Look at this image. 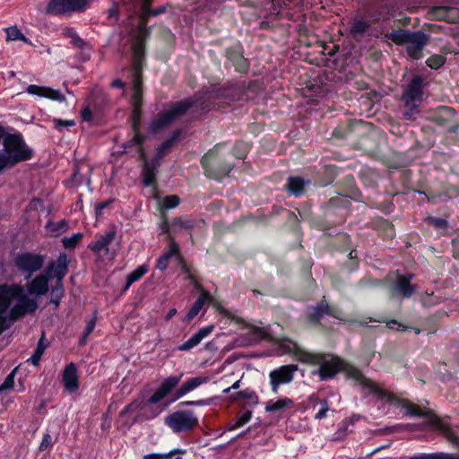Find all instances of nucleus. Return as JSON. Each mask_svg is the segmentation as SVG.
Returning a JSON list of instances; mask_svg holds the SVG:
<instances>
[{
  "label": "nucleus",
  "instance_id": "f257e3e1",
  "mask_svg": "<svg viewBox=\"0 0 459 459\" xmlns=\"http://www.w3.org/2000/svg\"><path fill=\"white\" fill-rule=\"evenodd\" d=\"M182 377L183 373L170 375L161 381L158 388L146 401L138 397L126 405L118 414V418L123 420L122 428L130 429L134 425L141 421L151 420L156 418L163 411V407L151 409L149 414L141 413L139 411L145 406L157 404L162 401L178 385Z\"/></svg>",
  "mask_w": 459,
  "mask_h": 459
},
{
  "label": "nucleus",
  "instance_id": "f03ea898",
  "mask_svg": "<svg viewBox=\"0 0 459 459\" xmlns=\"http://www.w3.org/2000/svg\"><path fill=\"white\" fill-rule=\"evenodd\" d=\"M218 100L212 97L211 89L206 91L204 96L187 97L178 101H171L167 108L160 111L150 122L147 132L156 134L163 129L176 122L180 117L186 116L187 112L197 108L202 112H208L215 109Z\"/></svg>",
  "mask_w": 459,
  "mask_h": 459
},
{
  "label": "nucleus",
  "instance_id": "7ed1b4c3",
  "mask_svg": "<svg viewBox=\"0 0 459 459\" xmlns=\"http://www.w3.org/2000/svg\"><path fill=\"white\" fill-rule=\"evenodd\" d=\"M4 149L0 151V172L4 169L13 168L17 164L30 160L34 156V150L30 147L22 134L8 133L3 141Z\"/></svg>",
  "mask_w": 459,
  "mask_h": 459
},
{
  "label": "nucleus",
  "instance_id": "20e7f679",
  "mask_svg": "<svg viewBox=\"0 0 459 459\" xmlns=\"http://www.w3.org/2000/svg\"><path fill=\"white\" fill-rule=\"evenodd\" d=\"M301 363L311 366H319L313 371V375L318 376L321 381L333 379L338 373L343 372L347 361L341 357L325 352H299Z\"/></svg>",
  "mask_w": 459,
  "mask_h": 459
},
{
  "label": "nucleus",
  "instance_id": "39448f33",
  "mask_svg": "<svg viewBox=\"0 0 459 459\" xmlns=\"http://www.w3.org/2000/svg\"><path fill=\"white\" fill-rule=\"evenodd\" d=\"M259 85L257 80L246 82H236L229 85L221 87H212L211 89L212 97L218 100V102L230 104L238 101H247L252 97L249 92L255 93Z\"/></svg>",
  "mask_w": 459,
  "mask_h": 459
},
{
  "label": "nucleus",
  "instance_id": "423d86ee",
  "mask_svg": "<svg viewBox=\"0 0 459 459\" xmlns=\"http://www.w3.org/2000/svg\"><path fill=\"white\" fill-rule=\"evenodd\" d=\"M220 144H216L201 158L200 163L207 178L221 182L234 169V164L219 154Z\"/></svg>",
  "mask_w": 459,
  "mask_h": 459
},
{
  "label": "nucleus",
  "instance_id": "0eeeda50",
  "mask_svg": "<svg viewBox=\"0 0 459 459\" xmlns=\"http://www.w3.org/2000/svg\"><path fill=\"white\" fill-rule=\"evenodd\" d=\"M342 373H344L346 380L353 381L355 385L360 387L363 392L382 400H391L392 394L388 391L366 377L359 368L351 363L347 361Z\"/></svg>",
  "mask_w": 459,
  "mask_h": 459
},
{
  "label": "nucleus",
  "instance_id": "6e6552de",
  "mask_svg": "<svg viewBox=\"0 0 459 459\" xmlns=\"http://www.w3.org/2000/svg\"><path fill=\"white\" fill-rule=\"evenodd\" d=\"M336 188L339 195L330 198L329 204L331 206L348 208L351 203L345 198H350L356 202H360L362 199V194L357 186L352 174H348L339 180L336 184Z\"/></svg>",
  "mask_w": 459,
  "mask_h": 459
},
{
  "label": "nucleus",
  "instance_id": "1a4fd4ad",
  "mask_svg": "<svg viewBox=\"0 0 459 459\" xmlns=\"http://www.w3.org/2000/svg\"><path fill=\"white\" fill-rule=\"evenodd\" d=\"M164 424L173 433H187L199 426V420L192 410H178L165 417Z\"/></svg>",
  "mask_w": 459,
  "mask_h": 459
},
{
  "label": "nucleus",
  "instance_id": "9d476101",
  "mask_svg": "<svg viewBox=\"0 0 459 459\" xmlns=\"http://www.w3.org/2000/svg\"><path fill=\"white\" fill-rule=\"evenodd\" d=\"M13 263L17 271L24 275V279L29 280L43 268L45 255L30 251L19 252L13 256Z\"/></svg>",
  "mask_w": 459,
  "mask_h": 459
},
{
  "label": "nucleus",
  "instance_id": "9b49d317",
  "mask_svg": "<svg viewBox=\"0 0 459 459\" xmlns=\"http://www.w3.org/2000/svg\"><path fill=\"white\" fill-rule=\"evenodd\" d=\"M427 82L420 74L413 75L409 82L404 86L402 93V100L404 107L411 111L418 110L420 104L423 100L424 89Z\"/></svg>",
  "mask_w": 459,
  "mask_h": 459
},
{
  "label": "nucleus",
  "instance_id": "f8f14e48",
  "mask_svg": "<svg viewBox=\"0 0 459 459\" xmlns=\"http://www.w3.org/2000/svg\"><path fill=\"white\" fill-rule=\"evenodd\" d=\"M413 278V273H400V271L397 270L395 279L389 285L391 298L399 299H411L417 290V286L411 282Z\"/></svg>",
  "mask_w": 459,
  "mask_h": 459
},
{
  "label": "nucleus",
  "instance_id": "ddd939ff",
  "mask_svg": "<svg viewBox=\"0 0 459 459\" xmlns=\"http://www.w3.org/2000/svg\"><path fill=\"white\" fill-rule=\"evenodd\" d=\"M225 68L233 66L235 72L241 74H247L250 70V61L244 56V47L240 41L224 49Z\"/></svg>",
  "mask_w": 459,
  "mask_h": 459
},
{
  "label": "nucleus",
  "instance_id": "4468645a",
  "mask_svg": "<svg viewBox=\"0 0 459 459\" xmlns=\"http://www.w3.org/2000/svg\"><path fill=\"white\" fill-rule=\"evenodd\" d=\"M429 119L445 127L449 133H456L459 130V115L451 107L439 106L429 115Z\"/></svg>",
  "mask_w": 459,
  "mask_h": 459
},
{
  "label": "nucleus",
  "instance_id": "2eb2a0df",
  "mask_svg": "<svg viewBox=\"0 0 459 459\" xmlns=\"http://www.w3.org/2000/svg\"><path fill=\"white\" fill-rule=\"evenodd\" d=\"M87 0H49L46 5L48 14L58 16L69 13L84 12Z\"/></svg>",
  "mask_w": 459,
  "mask_h": 459
},
{
  "label": "nucleus",
  "instance_id": "dca6fc26",
  "mask_svg": "<svg viewBox=\"0 0 459 459\" xmlns=\"http://www.w3.org/2000/svg\"><path fill=\"white\" fill-rule=\"evenodd\" d=\"M297 370V365L289 364L271 371L269 374V378L272 392L273 394H278L280 385L290 383L293 380L294 373Z\"/></svg>",
  "mask_w": 459,
  "mask_h": 459
},
{
  "label": "nucleus",
  "instance_id": "f3484780",
  "mask_svg": "<svg viewBox=\"0 0 459 459\" xmlns=\"http://www.w3.org/2000/svg\"><path fill=\"white\" fill-rule=\"evenodd\" d=\"M69 259L65 253H60L56 260L49 262L44 273L50 279H56L55 283H63L69 270Z\"/></svg>",
  "mask_w": 459,
  "mask_h": 459
},
{
  "label": "nucleus",
  "instance_id": "a211bd4d",
  "mask_svg": "<svg viewBox=\"0 0 459 459\" xmlns=\"http://www.w3.org/2000/svg\"><path fill=\"white\" fill-rule=\"evenodd\" d=\"M429 41V36L421 30L413 31L409 43L406 44L407 56L412 60H420L423 56L422 50Z\"/></svg>",
  "mask_w": 459,
  "mask_h": 459
},
{
  "label": "nucleus",
  "instance_id": "6ab92c4d",
  "mask_svg": "<svg viewBox=\"0 0 459 459\" xmlns=\"http://www.w3.org/2000/svg\"><path fill=\"white\" fill-rule=\"evenodd\" d=\"M325 315L340 319L338 311L323 299L307 314V320L313 325H321V320Z\"/></svg>",
  "mask_w": 459,
  "mask_h": 459
},
{
  "label": "nucleus",
  "instance_id": "aec40b11",
  "mask_svg": "<svg viewBox=\"0 0 459 459\" xmlns=\"http://www.w3.org/2000/svg\"><path fill=\"white\" fill-rule=\"evenodd\" d=\"M21 295V285L0 284V314H4L11 306L15 297Z\"/></svg>",
  "mask_w": 459,
  "mask_h": 459
},
{
  "label": "nucleus",
  "instance_id": "412c9836",
  "mask_svg": "<svg viewBox=\"0 0 459 459\" xmlns=\"http://www.w3.org/2000/svg\"><path fill=\"white\" fill-rule=\"evenodd\" d=\"M206 382L207 377H194L186 379L178 388L175 387L169 394H171L170 403L179 400Z\"/></svg>",
  "mask_w": 459,
  "mask_h": 459
},
{
  "label": "nucleus",
  "instance_id": "4be33fe9",
  "mask_svg": "<svg viewBox=\"0 0 459 459\" xmlns=\"http://www.w3.org/2000/svg\"><path fill=\"white\" fill-rule=\"evenodd\" d=\"M62 383L65 391L70 394L75 393L79 389V377L77 367L74 362L66 365L62 375Z\"/></svg>",
  "mask_w": 459,
  "mask_h": 459
},
{
  "label": "nucleus",
  "instance_id": "5701e85b",
  "mask_svg": "<svg viewBox=\"0 0 459 459\" xmlns=\"http://www.w3.org/2000/svg\"><path fill=\"white\" fill-rule=\"evenodd\" d=\"M49 281L44 273L37 275L27 283L28 293L39 297L46 295L49 290Z\"/></svg>",
  "mask_w": 459,
  "mask_h": 459
},
{
  "label": "nucleus",
  "instance_id": "b1692460",
  "mask_svg": "<svg viewBox=\"0 0 459 459\" xmlns=\"http://www.w3.org/2000/svg\"><path fill=\"white\" fill-rule=\"evenodd\" d=\"M26 92L30 95H36L41 98H47L51 100H56L63 102L65 100V97L59 91L52 89L50 87L39 86L36 84H30L26 88Z\"/></svg>",
  "mask_w": 459,
  "mask_h": 459
},
{
  "label": "nucleus",
  "instance_id": "393cba45",
  "mask_svg": "<svg viewBox=\"0 0 459 459\" xmlns=\"http://www.w3.org/2000/svg\"><path fill=\"white\" fill-rule=\"evenodd\" d=\"M160 166V163L155 162L153 160H152L151 162H145V164H143L141 177L144 186H157V174L159 172Z\"/></svg>",
  "mask_w": 459,
  "mask_h": 459
},
{
  "label": "nucleus",
  "instance_id": "a878e982",
  "mask_svg": "<svg viewBox=\"0 0 459 459\" xmlns=\"http://www.w3.org/2000/svg\"><path fill=\"white\" fill-rule=\"evenodd\" d=\"M214 329L213 325H209L204 327L200 328L195 334H193L186 342L180 344L178 347V350L180 351H189L195 346H197L203 339L207 337Z\"/></svg>",
  "mask_w": 459,
  "mask_h": 459
},
{
  "label": "nucleus",
  "instance_id": "bb28decb",
  "mask_svg": "<svg viewBox=\"0 0 459 459\" xmlns=\"http://www.w3.org/2000/svg\"><path fill=\"white\" fill-rule=\"evenodd\" d=\"M116 235L117 231L115 228H112L104 234L97 236V239L89 244L88 248L94 254H99L102 249H106L108 251V246L113 242Z\"/></svg>",
  "mask_w": 459,
  "mask_h": 459
},
{
  "label": "nucleus",
  "instance_id": "cd10ccee",
  "mask_svg": "<svg viewBox=\"0 0 459 459\" xmlns=\"http://www.w3.org/2000/svg\"><path fill=\"white\" fill-rule=\"evenodd\" d=\"M370 227L387 238H393L395 236L394 224L383 217H376L371 220Z\"/></svg>",
  "mask_w": 459,
  "mask_h": 459
},
{
  "label": "nucleus",
  "instance_id": "c85d7f7f",
  "mask_svg": "<svg viewBox=\"0 0 459 459\" xmlns=\"http://www.w3.org/2000/svg\"><path fill=\"white\" fill-rule=\"evenodd\" d=\"M181 135V130H175L171 135L163 141L157 148L156 153L152 160L155 162H160V160L167 154V152L170 150V148L174 145V143L179 139Z\"/></svg>",
  "mask_w": 459,
  "mask_h": 459
},
{
  "label": "nucleus",
  "instance_id": "c756f323",
  "mask_svg": "<svg viewBox=\"0 0 459 459\" xmlns=\"http://www.w3.org/2000/svg\"><path fill=\"white\" fill-rule=\"evenodd\" d=\"M309 185V181H305L302 177L295 176L290 177L286 185V191L288 194L295 197H300L305 193V186Z\"/></svg>",
  "mask_w": 459,
  "mask_h": 459
},
{
  "label": "nucleus",
  "instance_id": "7c9ffc66",
  "mask_svg": "<svg viewBox=\"0 0 459 459\" xmlns=\"http://www.w3.org/2000/svg\"><path fill=\"white\" fill-rule=\"evenodd\" d=\"M243 399L245 402L242 404V408L245 407H254L259 403V397L257 394L251 389H244L238 391L230 396L231 402H238V400Z\"/></svg>",
  "mask_w": 459,
  "mask_h": 459
},
{
  "label": "nucleus",
  "instance_id": "2f4dec72",
  "mask_svg": "<svg viewBox=\"0 0 459 459\" xmlns=\"http://www.w3.org/2000/svg\"><path fill=\"white\" fill-rule=\"evenodd\" d=\"M411 192L425 195L429 202H437V195L429 187L428 179L424 176L420 175L417 180H414Z\"/></svg>",
  "mask_w": 459,
  "mask_h": 459
},
{
  "label": "nucleus",
  "instance_id": "473e14b6",
  "mask_svg": "<svg viewBox=\"0 0 459 459\" xmlns=\"http://www.w3.org/2000/svg\"><path fill=\"white\" fill-rule=\"evenodd\" d=\"M413 31L406 29L393 30L385 34V38L394 42L395 45L403 46L409 43Z\"/></svg>",
  "mask_w": 459,
  "mask_h": 459
},
{
  "label": "nucleus",
  "instance_id": "72a5a7b5",
  "mask_svg": "<svg viewBox=\"0 0 459 459\" xmlns=\"http://www.w3.org/2000/svg\"><path fill=\"white\" fill-rule=\"evenodd\" d=\"M279 349L282 354H292L297 360L301 362L299 352H309L300 348L295 342L290 339H281L279 341Z\"/></svg>",
  "mask_w": 459,
  "mask_h": 459
},
{
  "label": "nucleus",
  "instance_id": "f704fd0d",
  "mask_svg": "<svg viewBox=\"0 0 459 459\" xmlns=\"http://www.w3.org/2000/svg\"><path fill=\"white\" fill-rule=\"evenodd\" d=\"M14 299L17 300V304L20 306L25 315L33 314L39 307L37 300L30 299L24 293L22 286H21V295L19 297H15Z\"/></svg>",
  "mask_w": 459,
  "mask_h": 459
},
{
  "label": "nucleus",
  "instance_id": "c9c22d12",
  "mask_svg": "<svg viewBox=\"0 0 459 459\" xmlns=\"http://www.w3.org/2000/svg\"><path fill=\"white\" fill-rule=\"evenodd\" d=\"M424 222L429 227L433 228L439 235L445 236L449 231V223L444 218L428 216L424 219Z\"/></svg>",
  "mask_w": 459,
  "mask_h": 459
},
{
  "label": "nucleus",
  "instance_id": "e433bc0d",
  "mask_svg": "<svg viewBox=\"0 0 459 459\" xmlns=\"http://www.w3.org/2000/svg\"><path fill=\"white\" fill-rule=\"evenodd\" d=\"M369 28L370 22L364 19L355 20L350 27V34L353 39H358L363 37Z\"/></svg>",
  "mask_w": 459,
  "mask_h": 459
},
{
  "label": "nucleus",
  "instance_id": "4c0bfd02",
  "mask_svg": "<svg viewBox=\"0 0 459 459\" xmlns=\"http://www.w3.org/2000/svg\"><path fill=\"white\" fill-rule=\"evenodd\" d=\"M310 402H314L313 408L318 407V411L315 415L316 420H323L327 417V412L330 411L329 403L326 399H319L315 394L309 396Z\"/></svg>",
  "mask_w": 459,
  "mask_h": 459
},
{
  "label": "nucleus",
  "instance_id": "58836bf2",
  "mask_svg": "<svg viewBox=\"0 0 459 459\" xmlns=\"http://www.w3.org/2000/svg\"><path fill=\"white\" fill-rule=\"evenodd\" d=\"M399 181L402 185L403 190L397 191L395 195L398 194H408L411 191L413 186V171L411 169H403L400 173Z\"/></svg>",
  "mask_w": 459,
  "mask_h": 459
},
{
  "label": "nucleus",
  "instance_id": "ea45409f",
  "mask_svg": "<svg viewBox=\"0 0 459 459\" xmlns=\"http://www.w3.org/2000/svg\"><path fill=\"white\" fill-rule=\"evenodd\" d=\"M293 404V401L288 397L280 398L276 401L269 400L265 404L267 412H278Z\"/></svg>",
  "mask_w": 459,
  "mask_h": 459
},
{
  "label": "nucleus",
  "instance_id": "a19ab883",
  "mask_svg": "<svg viewBox=\"0 0 459 459\" xmlns=\"http://www.w3.org/2000/svg\"><path fill=\"white\" fill-rule=\"evenodd\" d=\"M167 240L169 241V249L166 250L161 255L167 259H171L172 257H176L177 260H179L180 256H183L180 252L179 245L175 240L172 235H169L167 237Z\"/></svg>",
  "mask_w": 459,
  "mask_h": 459
},
{
  "label": "nucleus",
  "instance_id": "79ce46f5",
  "mask_svg": "<svg viewBox=\"0 0 459 459\" xmlns=\"http://www.w3.org/2000/svg\"><path fill=\"white\" fill-rule=\"evenodd\" d=\"M408 459H459V455L444 452L438 453H420L409 456Z\"/></svg>",
  "mask_w": 459,
  "mask_h": 459
},
{
  "label": "nucleus",
  "instance_id": "37998d69",
  "mask_svg": "<svg viewBox=\"0 0 459 459\" xmlns=\"http://www.w3.org/2000/svg\"><path fill=\"white\" fill-rule=\"evenodd\" d=\"M249 151L250 145L243 140H238L234 143L231 154L238 160H244L247 156Z\"/></svg>",
  "mask_w": 459,
  "mask_h": 459
},
{
  "label": "nucleus",
  "instance_id": "c03bdc74",
  "mask_svg": "<svg viewBox=\"0 0 459 459\" xmlns=\"http://www.w3.org/2000/svg\"><path fill=\"white\" fill-rule=\"evenodd\" d=\"M403 408L405 410V414L413 417H427L428 411L421 409L419 405L410 401H404Z\"/></svg>",
  "mask_w": 459,
  "mask_h": 459
},
{
  "label": "nucleus",
  "instance_id": "a18cd8bd",
  "mask_svg": "<svg viewBox=\"0 0 459 459\" xmlns=\"http://www.w3.org/2000/svg\"><path fill=\"white\" fill-rule=\"evenodd\" d=\"M147 136L145 134H134L131 139L123 143L122 148L124 152H128L132 147H136L137 150L143 146Z\"/></svg>",
  "mask_w": 459,
  "mask_h": 459
},
{
  "label": "nucleus",
  "instance_id": "49530a36",
  "mask_svg": "<svg viewBox=\"0 0 459 459\" xmlns=\"http://www.w3.org/2000/svg\"><path fill=\"white\" fill-rule=\"evenodd\" d=\"M45 340V334L42 333L40 339L39 340L37 343V347L30 358V361L34 365L38 366L39 364V361L41 360V358L47 349V344L44 342Z\"/></svg>",
  "mask_w": 459,
  "mask_h": 459
},
{
  "label": "nucleus",
  "instance_id": "de8ad7c7",
  "mask_svg": "<svg viewBox=\"0 0 459 459\" xmlns=\"http://www.w3.org/2000/svg\"><path fill=\"white\" fill-rule=\"evenodd\" d=\"M65 294V289L63 283H55L51 287L50 293V303L54 304L56 308H57L60 305L62 298Z\"/></svg>",
  "mask_w": 459,
  "mask_h": 459
},
{
  "label": "nucleus",
  "instance_id": "09e8293b",
  "mask_svg": "<svg viewBox=\"0 0 459 459\" xmlns=\"http://www.w3.org/2000/svg\"><path fill=\"white\" fill-rule=\"evenodd\" d=\"M45 229L55 235H58L61 232H65L67 230V221L63 219L57 222L49 220L45 225Z\"/></svg>",
  "mask_w": 459,
  "mask_h": 459
},
{
  "label": "nucleus",
  "instance_id": "8fccbe9b",
  "mask_svg": "<svg viewBox=\"0 0 459 459\" xmlns=\"http://www.w3.org/2000/svg\"><path fill=\"white\" fill-rule=\"evenodd\" d=\"M186 450L181 448H174L167 453H152L143 456V459H169L176 455H184Z\"/></svg>",
  "mask_w": 459,
  "mask_h": 459
},
{
  "label": "nucleus",
  "instance_id": "3c124183",
  "mask_svg": "<svg viewBox=\"0 0 459 459\" xmlns=\"http://www.w3.org/2000/svg\"><path fill=\"white\" fill-rule=\"evenodd\" d=\"M6 40H21L25 43H29L30 39L16 27H9L5 30Z\"/></svg>",
  "mask_w": 459,
  "mask_h": 459
},
{
  "label": "nucleus",
  "instance_id": "603ef678",
  "mask_svg": "<svg viewBox=\"0 0 459 459\" xmlns=\"http://www.w3.org/2000/svg\"><path fill=\"white\" fill-rule=\"evenodd\" d=\"M437 195V201H445L446 199H452L459 195V187L454 186H445L444 189Z\"/></svg>",
  "mask_w": 459,
  "mask_h": 459
},
{
  "label": "nucleus",
  "instance_id": "864d4df0",
  "mask_svg": "<svg viewBox=\"0 0 459 459\" xmlns=\"http://www.w3.org/2000/svg\"><path fill=\"white\" fill-rule=\"evenodd\" d=\"M148 269L149 267L147 264L139 265L136 269L127 274L126 279L128 280V283L133 284L139 281L148 273Z\"/></svg>",
  "mask_w": 459,
  "mask_h": 459
},
{
  "label": "nucleus",
  "instance_id": "5fc2aeb1",
  "mask_svg": "<svg viewBox=\"0 0 459 459\" xmlns=\"http://www.w3.org/2000/svg\"><path fill=\"white\" fill-rule=\"evenodd\" d=\"M83 238V234L77 232L73 234L69 238H64L62 239L63 246L65 249H74Z\"/></svg>",
  "mask_w": 459,
  "mask_h": 459
},
{
  "label": "nucleus",
  "instance_id": "6e6d98bb",
  "mask_svg": "<svg viewBox=\"0 0 459 459\" xmlns=\"http://www.w3.org/2000/svg\"><path fill=\"white\" fill-rule=\"evenodd\" d=\"M214 302L215 299L211 295V293L209 291H204L199 295L193 306L201 311L205 304L212 305Z\"/></svg>",
  "mask_w": 459,
  "mask_h": 459
},
{
  "label": "nucleus",
  "instance_id": "4d7b16f0",
  "mask_svg": "<svg viewBox=\"0 0 459 459\" xmlns=\"http://www.w3.org/2000/svg\"><path fill=\"white\" fill-rule=\"evenodd\" d=\"M18 370V367L14 368L4 378V382L0 385V395L8 390H12L14 388V378L15 374Z\"/></svg>",
  "mask_w": 459,
  "mask_h": 459
},
{
  "label": "nucleus",
  "instance_id": "13d9d810",
  "mask_svg": "<svg viewBox=\"0 0 459 459\" xmlns=\"http://www.w3.org/2000/svg\"><path fill=\"white\" fill-rule=\"evenodd\" d=\"M446 58L438 54L431 55L427 60L426 65L434 70L439 69L442 65H445Z\"/></svg>",
  "mask_w": 459,
  "mask_h": 459
},
{
  "label": "nucleus",
  "instance_id": "bf43d9fd",
  "mask_svg": "<svg viewBox=\"0 0 459 459\" xmlns=\"http://www.w3.org/2000/svg\"><path fill=\"white\" fill-rule=\"evenodd\" d=\"M252 418V411L246 410L243 413L236 417L235 424L229 428V430H234L247 424Z\"/></svg>",
  "mask_w": 459,
  "mask_h": 459
},
{
  "label": "nucleus",
  "instance_id": "052dcab7",
  "mask_svg": "<svg viewBox=\"0 0 459 459\" xmlns=\"http://www.w3.org/2000/svg\"><path fill=\"white\" fill-rule=\"evenodd\" d=\"M133 57L145 58V42L143 39L137 38L132 47Z\"/></svg>",
  "mask_w": 459,
  "mask_h": 459
},
{
  "label": "nucleus",
  "instance_id": "680f3d73",
  "mask_svg": "<svg viewBox=\"0 0 459 459\" xmlns=\"http://www.w3.org/2000/svg\"><path fill=\"white\" fill-rule=\"evenodd\" d=\"M131 104L133 106V109H136V112L142 109L143 104V91H133Z\"/></svg>",
  "mask_w": 459,
  "mask_h": 459
},
{
  "label": "nucleus",
  "instance_id": "e2e57ef3",
  "mask_svg": "<svg viewBox=\"0 0 459 459\" xmlns=\"http://www.w3.org/2000/svg\"><path fill=\"white\" fill-rule=\"evenodd\" d=\"M173 224L185 230H191L195 227V221L182 216L173 218Z\"/></svg>",
  "mask_w": 459,
  "mask_h": 459
},
{
  "label": "nucleus",
  "instance_id": "0e129e2a",
  "mask_svg": "<svg viewBox=\"0 0 459 459\" xmlns=\"http://www.w3.org/2000/svg\"><path fill=\"white\" fill-rule=\"evenodd\" d=\"M132 91H143V73H131Z\"/></svg>",
  "mask_w": 459,
  "mask_h": 459
},
{
  "label": "nucleus",
  "instance_id": "69168bd1",
  "mask_svg": "<svg viewBox=\"0 0 459 459\" xmlns=\"http://www.w3.org/2000/svg\"><path fill=\"white\" fill-rule=\"evenodd\" d=\"M151 1L152 0H148L147 3L143 6V16H145V17L156 16V15L161 14V13H164L166 12L165 6H160L155 9L150 8L149 4H150Z\"/></svg>",
  "mask_w": 459,
  "mask_h": 459
},
{
  "label": "nucleus",
  "instance_id": "338daca9",
  "mask_svg": "<svg viewBox=\"0 0 459 459\" xmlns=\"http://www.w3.org/2000/svg\"><path fill=\"white\" fill-rule=\"evenodd\" d=\"M26 315L24 314V312L22 310V308L20 307V306L16 303L11 309H10V312H9V316L8 319L10 321V323L12 324L13 322H15L17 321L18 319L25 316Z\"/></svg>",
  "mask_w": 459,
  "mask_h": 459
},
{
  "label": "nucleus",
  "instance_id": "774afa93",
  "mask_svg": "<svg viewBox=\"0 0 459 459\" xmlns=\"http://www.w3.org/2000/svg\"><path fill=\"white\" fill-rule=\"evenodd\" d=\"M180 204V198L176 195H167L163 199V206L166 209H173Z\"/></svg>",
  "mask_w": 459,
  "mask_h": 459
}]
</instances>
